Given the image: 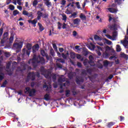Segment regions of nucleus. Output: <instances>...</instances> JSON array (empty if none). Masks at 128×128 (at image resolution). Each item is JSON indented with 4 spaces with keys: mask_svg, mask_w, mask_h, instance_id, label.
Segmentation results:
<instances>
[{
    "mask_svg": "<svg viewBox=\"0 0 128 128\" xmlns=\"http://www.w3.org/2000/svg\"><path fill=\"white\" fill-rule=\"evenodd\" d=\"M25 94H29L30 96H34L36 94V90L34 89L30 90V88H26L24 90Z\"/></svg>",
    "mask_w": 128,
    "mask_h": 128,
    "instance_id": "f257e3e1",
    "label": "nucleus"
},
{
    "mask_svg": "<svg viewBox=\"0 0 128 128\" xmlns=\"http://www.w3.org/2000/svg\"><path fill=\"white\" fill-rule=\"evenodd\" d=\"M105 36L108 38H109V40H116V36H118V33L116 32H114L112 36L108 34H105Z\"/></svg>",
    "mask_w": 128,
    "mask_h": 128,
    "instance_id": "f03ea898",
    "label": "nucleus"
},
{
    "mask_svg": "<svg viewBox=\"0 0 128 128\" xmlns=\"http://www.w3.org/2000/svg\"><path fill=\"white\" fill-rule=\"evenodd\" d=\"M96 53L99 56H102V54H104V50L102 48L97 46V50H96Z\"/></svg>",
    "mask_w": 128,
    "mask_h": 128,
    "instance_id": "7ed1b4c3",
    "label": "nucleus"
},
{
    "mask_svg": "<svg viewBox=\"0 0 128 128\" xmlns=\"http://www.w3.org/2000/svg\"><path fill=\"white\" fill-rule=\"evenodd\" d=\"M22 14H24V16H28V18H32V13H28V12L26 10L23 11Z\"/></svg>",
    "mask_w": 128,
    "mask_h": 128,
    "instance_id": "20e7f679",
    "label": "nucleus"
},
{
    "mask_svg": "<svg viewBox=\"0 0 128 128\" xmlns=\"http://www.w3.org/2000/svg\"><path fill=\"white\" fill-rule=\"evenodd\" d=\"M50 0H44V4L48 6V8H50L52 6V2H50Z\"/></svg>",
    "mask_w": 128,
    "mask_h": 128,
    "instance_id": "39448f33",
    "label": "nucleus"
},
{
    "mask_svg": "<svg viewBox=\"0 0 128 128\" xmlns=\"http://www.w3.org/2000/svg\"><path fill=\"white\" fill-rule=\"evenodd\" d=\"M28 22H29V24H33L34 26H36V22H38V20H36V19H34L32 20H28Z\"/></svg>",
    "mask_w": 128,
    "mask_h": 128,
    "instance_id": "423d86ee",
    "label": "nucleus"
},
{
    "mask_svg": "<svg viewBox=\"0 0 128 128\" xmlns=\"http://www.w3.org/2000/svg\"><path fill=\"white\" fill-rule=\"evenodd\" d=\"M80 22V19L77 18L73 20V23L74 24H76V26H78Z\"/></svg>",
    "mask_w": 128,
    "mask_h": 128,
    "instance_id": "0eeeda50",
    "label": "nucleus"
},
{
    "mask_svg": "<svg viewBox=\"0 0 128 128\" xmlns=\"http://www.w3.org/2000/svg\"><path fill=\"white\" fill-rule=\"evenodd\" d=\"M40 48V46H38V44H36L32 47V52H36L38 50V49Z\"/></svg>",
    "mask_w": 128,
    "mask_h": 128,
    "instance_id": "6e6552de",
    "label": "nucleus"
},
{
    "mask_svg": "<svg viewBox=\"0 0 128 128\" xmlns=\"http://www.w3.org/2000/svg\"><path fill=\"white\" fill-rule=\"evenodd\" d=\"M4 78V75L2 72V67L0 66V82H2Z\"/></svg>",
    "mask_w": 128,
    "mask_h": 128,
    "instance_id": "1a4fd4ad",
    "label": "nucleus"
},
{
    "mask_svg": "<svg viewBox=\"0 0 128 128\" xmlns=\"http://www.w3.org/2000/svg\"><path fill=\"white\" fill-rule=\"evenodd\" d=\"M80 18L82 20H86V15L82 13L80 14Z\"/></svg>",
    "mask_w": 128,
    "mask_h": 128,
    "instance_id": "9d476101",
    "label": "nucleus"
},
{
    "mask_svg": "<svg viewBox=\"0 0 128 128\" xmlns=\"http://www.w3.org/2000/svg\"><path fill=\"white\" fill-rule=\"evenodd\" d=\"M108 10L112 12V14H114L118 12V10L114 8H108Z\"/></svg>",
    "mask_w": 128,
    "mask_h": 128,
    "instance_id": "9b49d317",
    "label": "nucleus"
},
{
    "mask_svg": "<svg viewBox=\"0 0 128 128\" xmlns=\"http://www.w3.org/2000/svg\"><path fill=\"white\" fill-rule=\"evenodd\" d=\"M20 44H22V42H20L19 44L16 43L14 44V47L16 48H22V46H20Z\"/></svg>",
    "mask_w": 128,
    "mask_h": 128,
    "instance_id": "f8f14e48",
    "label": "nucleus"
},
{
    "mask_svg": "<svg viewBox=\"0 0 128 128\" xmlns=\"http://www.w3.org/2000/svg\"><path fill=\"white\" fill-rule=\"evenodd\" d=\"M108 16L109 18V22H110L111 20H113V22H115L114 18V16L112 14H109L108 15Z\"/></svg>",
    "mask_w": 128,
    "mask_h": 128,
    "instance_id": "ddd939ff",
    "label": "nucleus"
},
{
    "mask_svg": "<svg viewBox=\"0 0 128 128\" xmlns=\"http://www.w3.org/2000/svg\"><path fill=\"white\" fill-rule=\"evenodd\" d=\"M88 48L91 50H94V48H96V46L92 44H90V46L88 47Z\"/></svg>",
    "mask_w": 128,
    "mask_h": 128,
    "instance_id": "4468645a",
    "label": "nucleus"
},
{
    "mask_svg": "<svg viewBox=\"0 0 128 128\" xmlns=\"http://www.w3.org/2000/svg\"><path fill=\"white\" fill-rule=\"evenodd\" d=\"M37 14H38L37 17L38 20H40V17L42 16V13L40 12V11H38L37 12Z\"/></svg>",
    "mask_w": 128,
    "mask_h": 128,
    "instance_id": "2eb2a0df",
    "label": "nucleus"
},
{
    "mask_svg": "<svg viewBox=\"0 0 128 128\" xmlns=\"http://www.w3.org/2000/svg\"><path fill=\"white\" fill-rule=\"evenodd\" d=\"M94 39L96 40H102V37L98 36V35H96L94 36Z\"/></svg>",
    "mask_w": 128,
    "mask_h": 128,
    "instance_id": "dca6fc26",
    "label": "nucleus"
},
{
    "mask_svg": "<svg viewBox=\"0 0 128 128\" xmlns=\"http://www.w3.org/2000/svg\"><path fill=\"white\" fill-rule=\"evenodd\" d=\"M43 88H46V90H50V88H52V86H48V85H44Z\"/></svg>",
    "mask_w": 128,
    "mask_h": 128,
    "instance_id": "f3484780",
    "label": "nucleus"
},
{
    "mask_svg": "<svg viewBox=\"0 0 128 128\" xmlns=\"http://www.w3.org/2000/svg\"><path fill=\"white\" fill-rule=\"evenodd\" d=\"M76 16H78V13L74 12L70 16V18H76Z\"/></svg>",
    "mask_w": 128,
    "mask_h": 128,
    "instance_id": "a211bd4d",
    "label": "nucleus"
},
{
    "mask_svg": "<svg viewBox=\"0 0 128 128\" xmlns=\"http://www.w3.org/2000/svg\"><path fill=\"white\" fill-rule=\"evenodd\" d=\"M30 62H38V60H36V56L34 55L32 60H30Z\"/></svg>",
    "mask_w": 128,
    "mask_h": 128,
    "instance_id": "6ab92c4d",
    "label": "nucleus"
},
{
    "mask_svg": "<svg viewBox=\"0 0 128 128\" xmlns=\"http://www.w3.org/2000/svg\"><path fill=\"white\" fill-rule=\"evenodd\" d=\"M116 52H121L122 51V48H120V46L118 44L116 45Z\"/></svg>",
    "mask_w": 128,
    "mask_h": 128,
    "instance_id": "aec40b11",
    "label": "nucleus"
},
{
    "mask_svg": "<svg viewBox=\"0 0 128 128\" xmlns=\"http://www.w3.org/2000/svg\"><path fill=\"white\" fill-rule=\"evenodd\" d=\"M38 26H39L40 30L41 32H42V30H44V26H42V24H40V23H38Z\"/></svg>",
    "mask_w": 128,
    "mask_h": 128,
    "instance_id": "412c9836",
    "label": "nucleus"
},
{
    "mask_svg": "<svg viewBox=\"0 0 128 128\" xmlns=\"http://www.w3.org/2000/svg\"><path fill=\"white\" fill-rule=\"evenodd\" d=\"M62 20H64V22H66V15L65 14H62Z\"/></svg>",
    "mask_w": 128,
    "mask_h": 128,
    "instance_id": "4be33fe9",
    "label": "nucleus"
},
{
    "mask_svg": "<svg viewBox=\"0 0 128 128\" xmlns=\"http://www.w3.org/2000/svg\"><path fill=\"white\" fill-rule=\"evenodd\" d=\"M124 0H116L115 2L118 4H120Z\"/></svg>",
    "mask_w": 128,
    "mask_h": 128,
    "instance_id": "5701e85b",
    "label": "nucleus"
},
{
    "mask_svg": "<svg viewBox=\"0 0 128 128\" xmlns=\"http://www.w3.org/2000/svg\"><path fill=\"white\" fill-rule=\"evenodd\" d=\"M121 44H122L123 46H126V44H128V41L126 40H121Z\"/></svg>",
    "mask_w": 128,
    "mask_h": 128,
    "instance_id": "b1692460",
    "label": "nucleus"
},
{
    "mask_svg": "<svg viewBox=\"0 0 128 128\" xmlns=\"http://www.w3.org/2000/svg\"><path fill=\"white\" fill-rule=\"evenodd\" d=\"M65 22H64L62 24V28H63V30H64V29H66V28H68V24H66Z\"/></svg>",
    "mask_w": 128,
    "mask_h": 128,
    "instance_id": "393cba45",
    "label": "nucleus"
},
{
    "mask_svg": "<svg viewBox=\"0 0 128 128\" xmlns=\"http://www.w3.org/2000/svg\"><path fill=\"white\" fill-rule=\"evenodd\" d=\"M26 48L28 50H32V45L30 44H27Z\"/></svg>",
    "mask_w": 128,
    "mask_h": 128,
    "instance_id": "a878e982",
    "label": "nucleus"
},
{
    "mask_svg": "<svg viewBox=\"0 0 128 128\" xmlns=\"http://www.w3.org/2000/svg\"><path fill=\"white\" fill-rule=\"evenodd\" d=\"M44 100H50V95L46 94L44 96Z\"/></svg>",
    "mask_w": 128,
    "mask_h": 128,
    "instance_id": "bb28decb",
    "label": "nucleus"
},
{
    "mask_svg": "<svg viewBox=\"0 0 128 128\" xmlns=\"http://www.w3.org/2000/svg\"><path fill=\"white\" fill-rule=\"evenodd\" d=\"M62 24H61L60 22H58V29L60 30L62 28Z\"/></svg>",
    "mask_w": 128,
    "mask_h": 128,
    "instance_id": "cd10ccee",
    "label": "nucleus"
},
{
    "mask_svg": "<svg viewBox=\"0 0 128 128\" xmlns=\"http://www.w3.org/2000/svg\"><path fill=\"white\" fill-rule=\"evenodd\" d=\"M75 4L76 5V6L78 9L80 8V2H76L75 3Z\"/></svg>",
    "mask_w": 128,
    "mask_h": 128,
    "instance_id": "c85d7f7f",
    "label": "nucleus"
},
{
    "mask_svg": "<svg viewBox=\"0 0 128 128\" xmlns=\"http://www.w3.org/2000/svg\"><path fill=\"white\" fill-rule=\"evenodd\" d=\"M9 8L11 10H14V5L10 4L9 5Z\"/></svg>",
    "mask_w": 128,
    "mask_h": 128,
    "instance_id": "c756f323",
    "label": "nucleus"
},
{
    "mask_svg": "<svg viewBox=\"0 0 128 128\" xmlns=\"http://www.w3.org/2000/svg\"><path fill=\"white\" fill-rule=\"evenodd\" d=\"M19 13H20V12H18V10H15L13 12V14H14V16H16V14H18Z\"/></svg>",
    "mask_w": 128,
    "mask_h": 128,
    "instance_id": "7c9ffc66",
    "label": "nucleus"
},
{
    "mask_svg": "<svg viewBox=\"0 0 128 128\" xmlns=\"http://www.w3.org/2000/svg\"><path fill=\"white\" fill-rule=\"evenodd\" d=\"M52 46L54 50H56V52H58V47L56 46V45L55 44H52Z\"/></svg>",
    "mask_w": 128,
    "mask_h": 128,
    "instance_id": "2f4dec72",
    "label": "nucleus"
},
{
    "mask_svg": "<svg viewBox=\"0 0 128 128\" xmlns=\"http://www.w3.org/2000/svg\"><path fill=\"white\" fill-rule=\"evenodd\" d=\"M8 32H6L3 35L4 38H8Z\"/></svg>",
    "mask_w": 128,
    "mask_h": 128,
    "instance_id": "473e14b6",
    "label": "nucleus"
},
{
    "mask_svg": "<svg viewBox=\"0 0 128 128\" xmlns=\"http://www.w3.org/2000/svg\"><path fill=\"white\" fill-rule=\"evenodd\" d=\"M38 4V0H34L33 2V6H36Z\"/></svg>",
    "mask_w": 128,
    "mask_h": 128,
    "instance_id": "72a5a7b5",
    "label": "nucleus"
},
{
    "mask_svg": "<svg viewBox=\"0 0 128 128\" xmlns=\"http://www.w3.org/2000/svg\"><path fill=\"white\" fill-rule=\"evenodd\" d=\"M66 0H62L61 1V4H62V6H64V4H66Z\"/></svg>",
    "mask_w": 128,
    "mask_h": 128,
    "instance_id": "f704fd0d",
    "label": "nucleus"
},
{
    "mask_svg": "<svg viewBox=\"0 0 128 128\" xmlns=\"http://www.w3.org/2000/svg\"><path fill=\"white\" fill-rule=\"evenodd\" d=\"M106 41V44H112V42L111 41H110L106 39H105Z\"/></svg>",
    "mask_w": 128,
    "mask_h": 128,
    "instance_id": "c9c22d12",
    "label": "nucleus"
},
{
    "mask_svg": "<svg viewBox=\"0 0 128 128\" xmlns=\"http://www.w3.org/2000/svg\"><path fill=\"white\" fill-rule=\"evenodd\" d=\"M22 0H17V4L19 6H22Z\"/></svg>",
    "mask_w": 128,
    "mask_h": 128,
    "instance_id": "e433bc0d",
    "label": "nucleus"
},
{
    "mask_svg": "<svg viewBox=\"0 0 128 128\" xmlns=\"http://www.w3.org/2000/svg\"><path fill=\"white\" fill-rule=\"evenodd\" d=\"M9 40H10V42L12 44V42H14V36H11Z\"/></svg>",
    "mask_w": 128,
    "mask_h": 128,
    "instance_id": "4c0bfd02",
    "label": "nucleus"
},
{
    "mask_svg": "<svg viewBox=\"0 0 128 128\" xmlns=\"http://www.w3.org/2000/svg\"><path fill=\"white\" fill-rule=\"evenodd\" d=\"M7 82L6 81H5L3 82L2 85L1 86L2 88H4V86H6V84Z\"/></svg>",
    "mask_w": 128,
    "mask_h": 128,
    "instance_id": "58836bf2",
    "label": "nucleus"
},
{
    "mask_svg": "<svg viewBox=\"0 0 128 128\" xmlns=\"http://www.w3.org/2000/svg\"><path fill=\"white\" fill-rule=\"evenodd\" d=\"M89 58H90V66H94V65L92 64V56H89Z\"/></svg>",
    "mask_w": 128,
    "mask_h": 128,
    "instance_id": "ea45409f",
    "label": "nucleus"
},
{
    "mask_svg": "<svg viewBox=\"0 0 128 128\" xmlns=\"http://www.w3.org/2000/svg\"><path fill=\"white\" fill-rule=\"evenodd\" d=\"M66 96H70V90H66Z\"/></svg>",
    "mask_w": 128,
    "mask_h": 128,
    "instance_id": "a19ab883",
    "label": "nucleus"
},
{
    "mask_svg": "<svg viewBox=\"0 0 128 128\" xmlns=\"http://www.w3.org/2000/svg\"><path fill=\"white\" fill-rule=\"evenodd\" d=\"M57 60L58 62H64V61L62 58H58Z\"/></svg>",
    "mask_w": 128,
    "mask_h": 128,
    "instance_id": "79ce46f5",
    "label": "nucleus"
},
{
    "mask_svg": "<svg viewBox=\"0 0 128 128\" xmlns=\"http://www.w3.org/2000/svg\"><path fill=\"white\" fill-rule=\"evenodd\" d=\"M12 2V0H6V4H10Z\"/></svg>",
    "mask_w": 128,
    "mask_h": 128,
    "instance_id": "37998d69",
    "label": "nucleus"
},
{
    "mask_svg": "<svg viewBox=\"0 0 128 128\" xmlns=\"http://www.w3.org/2000/svg\"><path fill=\"white\" fill-rule=\"evenodd\" d=\"M3 30H4L2 28L0 29V36H2V34Z\"/></svg>",
    "mask_w": 128,
    "mask_h": 128,
    "instance_id": "c03bdc74",
    "label": "nucleus"
},
{
    "mask_svg": "<svg viewBox=\"0 0 128 128\" xmlns=\"http://www.w3.org/2000/svg\"><path fill=\"white\" fill-rule=\"evenodd\" d=\"M17 8L20 10H22V6H17Z\"/></svg>",
    "mask_w": 128,
    "mask_h": 128,
    "instance_id": "a18cd8bd",
    "label": "nucleus"
},
{
    "mask_svg": "<svg viewBox=\"0 0 128 128\" xmlns=\"http://www.w3.org/2000/svg\"><path fill=\"white\" fill-rule=\"evenodd\" d=\"M75 48H76V50H80V46H75Z\"/></svg>",
    "mask_w": 128,
    "mask_h": 128,
    "instance_id": "49530a36",
    "label": "nucleus"
},
{
    "mask_svg": "<svg viewBox=\"0 0 128 128\" xmlns=\"http://www.w3.org/2000/svg\"><path fill=\"white\" fill-rule=\"evenodd\" d=\"M64 48H59V51L60 52H64Z\"/></svg>",
    "mask_w": 128,
    "mask_h": 128,
    "instance_id": "de8ad7c7",
    "label": "nucleus"
},
{
    "mask_svg": "<svg viewBox=\"0 0 128 128\" xmlns=\"http://www.w3.org/2000/svg\"><path fill=\"white\" fill-rule=\"evenodd\" d=\"M112 78H114V76L112 75H110L108 78L109 80H112Z\"/></svg>",
    "mask_w": 128,
    "mask_h": 128,
    "instance_id": "09e8293b",
    "label": "nucleus"
},
{
    "mask_svg": "<svg viewBox=\"0 0 128 128\" xmlns=\"http://www.w3.org/2000/svg\"><path fill=\"white\" fill-rule=\"evenodd\" d=\"M41 54L42 56H44L46 54L44 53V50H42L41 51Z\"/></svg>",
    "mask_w": 128,
    "mask_h": 128,
    "instance_id": "8fccbe9b",
    "label": "nucleus"
},
{
    "mask_svg": "<svg viewBox=\"0 0 128 128\" xmlns=\"http://www.w3.org/2000/svg\"><path fill=\"white\" fill-rule=\"evenodd\" d=\"M10 56V54H8V53L6 54V58H8Z\"/></svg>",
    "mask_w": 128,
    "mask_h": 128,
    "instance_id": "3c124183",
    "label": "nucleus"
},
{
    "mask_svg": "<svg viewBox=\"0 0 128 128\" xmlns=\"http://www.w3.org/2000/svg\"><path fill=\"white\" fill-rule=\"evenodd\" d=\"M73 36H76V31L73 32Z\"/></svg>",
    "mask_w": 128,
    "mask_h": 128,
    "instance_id": "603ef678",
    "label": "nucleus"
},
{
    "mask_svg": "<svg viewBox=\"0 0 128 128\" xmlns=\"http://www.w3.org/2000/svg\"><path fill=\"white\" fill-rule=\"evenodd\" d=\"M67 14H70V12L68 11V10L67 9L66 12Z\"/></svg>",
    "mask_w": 128,
    "mask_h": 128,
    "instance_id": "864d4df0",
    "label": "nucleus"
},
{
    "mask_svg": "<svg viewBox=\"0 0 128 128\" xmlns=\"http://www.w3.org/2000/svg\"><path fill=\"white\" fill-rule=\"evenodd\" d=\"M81 58H82V56H80V54L77 55V58H78V60H80Z\"/></svg>",
    "mask_w": 128,
    "mask_h": 128,
    "instance_id": "5fc2aeb1",
    "label": "nucleus"
},
{
    "mask_svg": "<svg viewBox=\"0 0 128 128\" xmlns=\"http://www.w3.org/2000/svg\"><path fill=\"white\" fill-rule=\"evenodd\" d=\"M19 24L21 26H24V23L22 22H20Z\"/></svg>",
    "mask_w": 128,
    "mask_h": 128,
    "instance_id": "6e6d98bb",
    "label": "nucleus"
},
{
    "mask_svg": "<svg viewBox=\"0 0 128 128\" xmlns=\"http://www.w3.org/2000/svg\"><path fill=\"white\" fill-rule=\"evenodd\" d=\"M77 65L79 66V67H80L82 66V64L80 63V62H78Z\"/></svg>",
    "mask_w": 128,
    "mask_h": 128,
    "instance_id": "4d7b16f0",
    "label": "nucleus"
},
{
    "mask_svg": "<svg viewBox=\"0 0 128 128\" xmlns=\"http://www.w3.org/2000/svg\"><path fill=\"white\" fill-rule=\"evenodd\" d=\"M25 6H26V8H28V2H26Z\"/></svg>",
    "mask_w": 128,
    "mask_h": 128,
    "instance_id": "13d9d810",
    "label": "nucleus"
},
{
    "mask_svg": "<svg viewBox=\"0 0 128 128\" xmlns=\"http://www.w3.org/2000/svg\"><path fill=\"white\" fill-rule=\"evenodd\" d=\"M122 56H124V57L126 56V58H128V56L127 55H126V54H122Z\"/></svg>",
    "mask_w": 128,
    "mask_h": 128,
    "instance_id": "bf43d9fd",
    "label": "nucleus"
},
{
    "mask_svg": "<svg viewBox=\"0 0 128 128\" xmlns=\"http://www.w3.org/2000/svg\"><path fill=\"white\" fill-rule=\"evenodd\" d=\"M104 64H108V61H105V62H104Z\"/></svg>",
    "mask_w": 128,
    "mask_h": 128,
    "instance_id": "052dcab7",
    "label": "nucleus"
},
{
    "mask_svg": "<svg viewBox=\"0 0 128 128\" xmlns=\"http://www.w3.org/2000/svg\"><path fill=\"white\" fill-rule=\"evenodd\" d=\"M62 56L64 58H66V56L64 55V54H62Z\"/></svg>",
    "mask_w": 128,
    "mask_h": 128,
    "instance_id": "680f3d73",
    "label": "nucleus"
},
{
    "mask_svg": "<svg viewBox=\"0 0 128 128\" xmlns=\"http://www.w3.org/2000/svg\"><path fill=\"white\" fill-rule=\"evenodd\" d=\"M96 20H98L99 18H100V16H96Z\"/></svg>",
    "mask_w": 128,
    "mask_h": 128,
    "instance_id": "e2e57ef3",
    "label": "nucleus"
},
{
    "mask_svg": "<svg viewBox=\"0 0 128 128\" xmlns=\"http://www.w3.org/2000/svg\"><path fill=\"white\" fill-rule=\"evenodd\" d=\"M96 8H98L99 10H100V6H98L97 7H96Z\"/></svg>",
    "mask_w": 128,
    "mask_h": 128,
    "instance_id": "0e129e2a",
    "label": "nucleus"
},
{
    "mask_svg": "<svg viewBox=\"0 0 128 128\" xmlns=\"http://www.w3.org/2000/svg\"><path fill=\"white\" fill-rule=\"evenodd\" d=\"M98 20H99L100 22H102V20L100 18H99Z\"/></svg>",
    "mask_w": 128,
    "mask_h": 128,
    "instance_id": "69168bd1",
    "label": "nucleus"
},
{
    "mask_svg": "<svg viewBox=\"0 0 128 128\" xmlns=\"http://www.w3.org/2000/svg\"><path fill=\"white\" fill-rule=\"evenodd\" d=\"M22 90H20L18 92V94H22Z\"/></svg>",
    "mask_w": 128,
    "mask_h": 128,
    "instance_id": "338daca9",
    "label": "nucleus"
},
{
    "mask_svg": "<svg viewBox=\"0 0 128 128\" xmlns=\"http://www.w3.org/2000/svg\"><path fill=\"white\" fill-rule=\"evenodd\" d=\"M19 21H20V20H24V19L22 18H20L18 20Z\"/></svg>",
    "mask_w": 128,
    "mask_h": 128,
    "instance_id": "774afa93",
    "label": "nucleus"
}]
</instances>
